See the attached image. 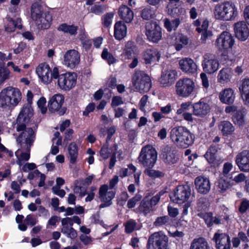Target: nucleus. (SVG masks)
<instances>
[{"label":"nucleus","instance_id":"obj_3","mask_svg":"<svg viewBox=\"0 0 249 249\" xmlns=\"http://www.w3.org/2000/svg\"><path fill=\"white\" fill-rule=\"evenodd\" d=\"M171 141L178 147L186 148L194 142L195 136L190 130L183 126L173 128L170 131Z\"/></svg>","mask_w":249,"mask_h":249},{"label":"nucleus","instance_id":"obj_34","mask_svg":"<svg viewBox=\"0 0 249 249\" xmlns=\"http://www.w3.org/2000/svg\"><path fill=\"white\" fill-rule=\"evenodd\" d=\"M239 89L244 104L249 106V79L242 81Z\"/></svg>","mask_w":249,"mask_h":249},{"label":"nucleus","instance_id":"obj_13","mask_svg":"<svg viewBox=\"0 0 249 249\" xmlns=\"http://www.w3.org/2000/svg\"><path fill=\"white\" fill-rule=\"evenodd\" d=\"M33 115V109L31 105H24L17 118V130L19 131L24 128L25 124H28Z\"/></svg>","mask_w":249,"mask_h":249},{"label":"nucleus","instance_id":"obj_4","mask_svg":"<svg viewBox=\"0 0 249 249\" xmlns=\"http://www.w3.org/2000/svg\"><path fill=\"white\" fill-rule=\"evenodd\" d=\"M53 76L57 79V85L60 89L64 91H69L76 85L77 74L73 72H67L59 74L58 68H53Z\"/></svg>","mask_w":249,"mask_h":249},{"label":"nucleus","instance_id":"obj_53","mask_svg":"<svg viewBox=\"0 0 249 249\" xmlns=\"http://www.w3.org/2000/svg\"><path fill=\"white\" fill-rule=\"evenodd\" d=\"M169 3L167 5L168 13L172 14L174 10H176L180 5V0H168Z\"/></svg>","mask_w":249,"mask_h":249},{"label":"nucleus","instance_id":"obj_11","mask_svg":"<svg viewBox=\"0 0 249 249\" xmlns=\"http://www.w3.org/2000/svg\"><path fill=\"white\" fill-rule=\"evenodd\" d=\"M220 63L215 55L207 53L203 56L202 67L203 71L210 74L215 72L219 68Z\"/></svg>","mask_w":249,"mask_h":249},{"label":"nucleus","instance_id":"obj_42","mask_svg":"<svg viewBox=\"0 0 249 249\" xmlns=\"http://www.w3.org/2000/svg\"><path fill=\"white\" fill-rule=\"evenodd\" d=\"M188 43L189 38L188 37L186 36L180 34L176 37V42L174 46L177 51H180Z\"/></svg>","mask_w":249,"mask_h":249},{"label":"nucleus","instance_id":"obj_26","mask_svg":"<svg viewBox=\"0 0 249 249\" xmlns=\"http://www.w3.org/2000/svg\"><path fill=\"white\" fill-rule=\"evenodd\" d=\"M64 102V97L62 94H56L53 96L48 102V108L50 111L54 112L58 111Z\"/></svg>","mask_w":249,"mask_h":249},{"label":"nucleus","instance_id":"obj_28","mask_svg":"<svg viewBox=\"0 0 249 249\" xmlns=\"http://www.w3.org/2000/svg\"><path fill=\"white\" fill-rule=\"evenodd\" d=\"M21 19L16 18L13 19L9 16H7L5 21V29L8 32H14L16 28L21 29L22 25Z\"/></svg>","mask_w":249,"mask_h":249},{"label":"nucleus","instance_id":"obj_15","mask_svg":"<svg viewBox=\"0 0 249 249\" xmlns=\"http://www.w3.org/2000/svg\"><path fill=\"white\" fill-rule=\"evenodd\" d=\"M99 198L101 201L103 202L100 204V208H103L109 206L111 203L112 199L115 196V192L109 188L107 185H103L99 189Z\"/></svg>","mask_w":249,"mask_h":249},{"label":"nucleus","instance_id":"obj_63","mask_svg":"<svg viewBox=\"0 0 249 249\" xmlns=\"http://www.w3.org/2000/svg\"><path fill=\"white\" fill-rule=\"evenodd\" d=\"M20 1V0H11V6L9 9V12L12 13L17 12Z\"/></svg>","mask_w":249,"mask_h":249},{"label":"nucleus","instance_id":"obj_55","mask_svg":"<svg viewBox=\"0 0 249 249\" xmlns=\"http://www.w3.org/2000/svg\"><path fill=\"white\" fill-rule=\"evenodd\" d=\"M232 120L235 124L242 125L245 122L244 115L242 113L238 112L236 114L233 116Z\"/></svg>","mask_w":249,"mask_h":249},{"label":"nucleus","instance_id":"obj_23","mask_svg":"<svg viewBox=\"0 0 249 249\" xmlns=\"http://www.w3.org/2000/svg\"><path fill=\"white\" fill-rule=\"evenodd\" d=\"M142 57L145 64L154 65L159 62L160 58V53L157 49L150 48L146 49L143 53Z\"/></svg>","mask_w":249,"mask_h":249},{"label":"nucleus","instance_id":"obj_24","mask_svg":"<svg viewBox=\"0 0 249 249\" xmlns=\"http://www.w3.org/2000/svg\"><path fill=\"white\" fill-rule=\"evenodd\" d=\"M195 185L197 192L202 194H207L211 189L210 180L204 177H197L195 180Z\"/></svg>","mask_w":249,"mask_h":249},{"label":"nucleus","instance_id":"obj_47","mask_svg":"<svg viewBox=\"0 0 249 249\" xmlns=\"http://www.w3.org/2000/svg\"><path fill=\"white\" fill-rule=\"evenodd\" d=\"M216 149L214 146H211L206 154L204 157L206 160L211 164H213L216 159Z\"/></svg>","mask_w":249,"mask_h":249},{"label":"nucleus","instance_id":"obj_38","mask_svg":"<svg viewBox=\"0 0 249 249\" xmlns=\"http://www.w3.org/2000/svg\"><path fill=\"white\" fill-rule=\"evenodd\" d=\"M117 150V146L114 144L108 147L107 144L104 145L100 151V155L104 159H107L113 155H116Z\"/></svg>","mask_w":249,"mask_h":249},{"label":"nucleus","instance_id":"obj_31","mask_svg":"<svg viewBox=\"0 0 249 249\" xmlns=\"http://www.w3.org/2000/svg\"><path fill=\"white\" fill-rule=\"evenodd\" d=\"M118 14L120 18L127 23L131 22L134 17L133 11L126 5H122L119 8Z\"/></svg>","mask_w":249,"mask_h":249},{"label":"nucleus","instance_id":"obj_41","mask_svg":"<svg viewBox=\"0 0 249 249\" xmlns=\"http://www.w3.org/2000/svg\"><path fill=\"white\" fill-rule=\"evenodd\" d=\"M231 185L229 181L225 180L222 177H220L216 183V187L217 191L223 193L230 189Z\"/></svg>","mask_w":249,"mask_h":249},{"label":"nucleus","instance_id":"obj_49","mask_svg":"<svg viewBox=\"0 0 249 249\" xmlns=\"http://www.w3.org/2000/svg\"><path fill=\"white\" fill-rule=\"evenodd\" d=\"M61 232L64 234L66 235L67 237L71 239H74L77 235L76 231L72 226L62 227Z\"/></svg>","mask_w":249,"mask_h":249},{"label":"nucleus","instance_id":"obj_21","mask_svg":"<svg viewBox=\"0 0 249 249\" xmlns=\"http://www.w3.org/2000/svg\"><path fill=\"white\" fill-rule=\"evenodd\" d=\"M25 124V126L22 131V133L17 139V141L20 143H24L30 147L34 142L35 139V135L33 129L30 127L27 128Z\"/></svg>","mask_w":249,"mask_h":249},{"label":"nucleus","instance_id":"obj_8","mask_svg":"<svg viewBox=\"0 0 249 249\" xmlns=\"http://www.w3.org/2000/svg\"><path fill=\"white\" fill-rule=\"evenodd\" d=\"M157 159V153L153 147L150 145L143 147L138 158L139 162L143 166L152 167Z\"/></svg>","mask_w":249,"mask_h":249},{"label":"nucleus","instance_id":"obj_48","mask_svg":"<svg viewBox=\"0 0 249 249\" xmlns=\"http://www.w3.org/2000/svg\"><path fill=\"white\" fill-rule=\"evenodd\" d=\"M139 210L144 214L149 213L152 210V206L148 198H144L141 202Z\"/></svg>","mask_w":249,"mask_h":249},{"label":"nucleus","instance_id":"obj_16","mask_svg":"<svg viewBox=\"0 0 249 249\" xmlns=\"http://www.w3.org/2000/svg\"><path fill=\"white\" fill-rule=\"evenodd\" d=\"M146 35L150 41L157 42L161 38V29L156 22H147L145 26Z\"/></svg>","mask_w":249,"mask_h":249},{"label":"nucleus","instance_id":"obj_35","mask_svg":"<svg viewBox=\"0 0 249 249\" xmlns=\"http://www.w3.org/2000/svg\"><path fill=\"white\" fill-rule=\"evenodd\" d=\"M36 24L39 29H46L50 27L52 21V16L50 12H45Z\"/></svg>","mask_w":249,"mask_h":249},{"label":"nucleus","instance_id":"obj_61","mask_svg":"<svg viewBox=\"0 0 249 249\" xmlns=\"http://www.w3.org/2000/svg\"><path fill=\"white\" fill-rule=\"evenodd\" d=\"M136 223L133 220H130L124 225L125 232L127 233L132 232L136 228Z\"/></svg>","mask_w":249,"mask_h":249},{"label":"nucleus","instance_id":"obj_5","mask_svg":"<svg viewBox=\"0 0 249 249\" xmlns=\"http://www.w3.org/2000/svg\"><path fill=\"white\" fill-rule=\"evenodd\" d=\"M195 87V83L192 79L184 77L180 78L176 82L175 91L178 96L187 98L194 93Z\"/></svg>","mask_w":249,"mask_h":249},{"label":"nucleus","instance_id":"obj_56","mask_svg":"<svg viewBox=\"0 0 249 249\" xmlns=\"http://www.w3.org/2000/svg\"><path fill=\"white\" fill-rule=\"evenodd\" d=\"M46 100L44 97H41L37 101V107L42 114L46 113L47 108L46 107Z\"/></svg>","mask_w":249,"mask_h":249},{"label":"nucleus","instance_id":"obj_27","mask_svg":"<svg viewBox=\"0 0 249 249\" xmlns=\"http://www.w3.org/2000/svg\"><path fill=\"white\" fill-rule=\"evenodd\" d=\"M177 72L174 70H167L163 71L160 78V82L163 86L171 85L175 79Z\"/></svg>","mask_w":249,"mask_h":249},{"label":"nucleus","instance_id":"obj_1","mask_svg":"<svg viewBox=\"0 0 249 249\" xmlns=\"http://www.w3.org/2000/svg\"><path fill=\"white\" fill-rule=\"evenodd\" d=\"M22 93L18 88L9 86L0 92V107L3 109L12 110L21 102Z\"/></svg>","mask_w":249,"mask_h":249},{"label":"nucleus","instance_id":"obj_33","mask_svg":"<svg viewBox=\"0 0 249 249\" xmlns=\"http://www.w3.org/2000/svg\"><path fill=\"white\" fill-rule=\"evenodd\" d=\"M127 33L125 24L122 21L117 22L114 25V36L116 39L121 40L124 38Z\"/></svg>","mask_w":249,"mask_h":249},{"label":"nucleus","instance_id":"obj_62","mask_svg":"<svg viewBox=\"0 0 249 249\" xmlns=\"http://www.w3.org/2000/svg\"><path fill=\"white\" fill-rule=\"evenodd\" d=\"M233 164L231 162H226L223 165L222 175L226 177L229 172L232 169Z\"/></svg>","mask_w":249,"mask_h":249},{"label":"nucleus","instance_id":"obj_6","mask_svg":"<svg viewBox=\"0 0 249 249\" xmlns=\"http://www.w3.org/2000/svg\"><path fill=\"white\" fill-rule=\"evenodd\" d=\"M132 84L137 91L143 93L148 91L151 88L150 77L143 71L136 72L132 77Z\"/></svg>","mask_w":249,"mask_h":249},{"label":"nucleus","instance_id":"obj_7","mask_svg":"<svg viewBox=\"0 0 249 249\" xmlns=\"http://www.w3.org/2000/svg\"><path fill=\"white\" fill-rule=\"evenodd\" d=\"M147 249H167L168 237L162 231L155 232L149 237Z\"/></svg>","mask_w":249,"mask_h":249},{"label":"nucleus","instance_id":"obj_37","mask_svg":"<svg viewBox=\"0 0 249 249\" xmlns=\"http://www.w3.org/2000/svg\"><path fill=\"white\" fill-rule=\"evenodd\" d=\"M219 129L223 135L228 136L231 135L235 129L232 124L229 121H224L219 124Z\"/></svg>","mask_w":249,"mask_h":249},{"label":"nucleus","instance_id":"obj_45","mask_svg":"<svg viewBox=\"0 0 249 249\" xmlns=\"http://www.w3.org/2000/svg\"><path fill=\"white\" fill-rule=\"evenodd\" d=\"M137 49L132 41H128L126 45L125 48L124 50L123 55L125 57V58L129 59L131 57V54L133 53H135Z\"/></svg>","mask_w":249,"mask_h":249},{"label":"nucleus","instance_id":"obj_20","mask_svg":"<svg viewBox=\"0 0 249 249\" xmlns=\"http://www.w3.org/2000/svg\"><path fill=\"white\" fill-rule=\"evenodd\" d=\"M235 163L239 169L244 172H249V151L244 150L237 154Z\"/></svg>","mask_w":249,"mask_h":249},{"label":"nucleus","instance_id":"obj_30","mask_svg":"<svg viewBox=\"0 0 249 249\" xmlns=\"http://www.w3.org/2000/svg\"><path fill=\"white\" fill-rule=\"evenodd\" d=\"M190 249H210V246L205 238L196 237L192 241Z\"/></svg>","mask_w":249,"mask_h":249},{"label":"nucleus","instance_id":"obj_22","mask_svg":"<svg viewBox=\"0 0 249 249\" xmlns=\"http://www.w3.org/2000/svg\"><path fill=\"white\" fill-rule=\"evenodd\" d=\"M234 30L236 37L239 40L244 41L249 36V29L244 21H239L234 25Z\"/></svg>","mask_w":249,"mask_h":249},{"label":"nucleus","instance_id":"obj_54","mask_svg":"<svg viewBox=\"0 0 249 249\" xmlns=\"http://www.w3.org/2000/svg\"><path fill=\"white\" fill-rule=\"evenodd\" d=\"M24 216L20 214H18L16 218L17 223L18 224V228L21 231H25L27 229V226L25 224L24 221L23 222Z\"/></svg>","mask_w":249,"mask_h":249},{"label":"nucleus","instance_id":"obj_18","mask_svg":"<svg viewBox=\"0 0 249 249\" xmlns=\"http://www.w3.org/2000/svg\"><path fill=\"white\" fill-rule=\"evenodd\" d=\"M193 114L199 117H204L211 110L210 105L204 99H201L198 102L193 105Z\"/></svg>","mask_w":249,"mask_h":249},{"label":"nucleus","instance_id":"obj_2","mask_svg":"<svg viewBox=\"0 0 249 249\" xmlns=\"http://www.w3.org/2000/svg\"><path fill=\"white\" fill-rule=\"evenodd\" d=\"M238 14L235 5L230 1H224L216 4L213 10L215 19L222 21L234 20Z\"/></svg>","mask_w":249,"mask_h":249},{"label":"nucleus","instance_id":"obj_60","mask_svg":"<svg viewBox=\"0 0 249 249\" xmlns=\"http://www.w3.org/2000/svg\"><path fill=\"white\" fill-rule=\"evenodd\" d=\"M13 156L12 151H9L3 145L0 143V158H3L5 156L11 157Z\"/></svg>","mask_w":249,"mask_h":249},{"label":"nucleus","instance_id":"obj_25","mask_svg":"<svg viewBox=\"0 0 249 249\" xmlns=\"http://www.w3.org/2000/svg\"><path fill=\"white\" fill-rule=\"evenodd\" d=\"M218 98L223 104H232L235 98V91L231 88H225L220 91L218 94Z\"/></svg>","mask_w":249,"mask_h":249},{"label":"nucleus","instance_id":"obj_39","mask_svg":"<svg viewBox=\"0 0 249 249\" xmlns=\"http://www.w3.org/2000/svg\"><path fill=\"white\" fill-rule=\"evenodd\" d=\"M68 150L70 163L74 164L76 162L78 154V149L76 144L74 142L71 143L68 146Z\"/></svg>","mask_w":249,"mask_h":249},{"label":"nucleus","instance_id":"obj_52","mask_svg":"<svg viewBox=\"0 0 249 249\" xmlns=\"http://www.w3.org/2000/svg\"><path fill=\"white\" fill-rule=\"evenodd\" d=\"M144 172L145 174L153 178L161 177L164 176L163 173L162 172L150 169H146Z\"/></svg>","mask_w":249,"mask_h":249},{"label":"nucleus","instance_id":"obj_17","mask_svg":"<svg viewBox=\"0 0 249 249\" xmlns=\"http://www.w3.org/2000/svg\"><path fill=\"white\" fill-rule=\"evenodd\" d=\"M213 240L215 243L216 249H231L230 238L226 233L217 231L214 234Z\"/></svg>","mask_w":249,"mask_h":249},{"label":"nucleus","instance_id":"obj_36","mask_svg":"<svg viewBox=\"0 0 249 249\" xmlns=\"http://www.w3.org/2000/svg\"><path fill=\"white\" fill-rule=\"evenodd\" d=\"M42 7L37 3H34L31 7V18L36 23L44 15Z\"/></svg>","mask_w":249,"mask_h":249},{"label":"nucleus","instance_id":"obj_32","mask_svg":"<svg viewBox=\"0 0 249 249\" xmlns=\"http://www.w3.org/2000/svg\"><path fill=\"white\" fill-rule=\"evenodd\" d=\"M15 155L17 158V164L21 166L25 161H28L30 157V147L27 146L25 152L22 149H18Z\"/></svg>","mask_w":249,"mask_h":249},{"label":"nucleus","instance_id":"obj_59","mask_svg":"<svg viewBox=\"0 0 249 249\" xmlns=\"http://www.w3.org/2000/svg\"><path fill=\"white\" fill-rule=\"evenodd\" d=\"M142 198L140 195L137 194L133 197L128 200L127 202V207L129 208H134L136 203L139 202Z\"/></svg>","mask_w":249,"mask_h":249},{"label":"nucleus","instance_id":"obj_50","mask_svg":"<svg viewBox=\"0 0 249 249\" xmlns=\"http://www.w3.org/2000/svg\"><path fill=\"white\" fill-rule=\"evenodd\" d=\"M11 77V73L9 70L5 67L0 66V84Z\"/></svg>","mask_w":249,"mask_h":249},{"label":"nucleus","instance_id":"obj_46","mask_svg":"<svg viewBox=\"0 0 249 249\" xmlns=\"http://www.w3.org/2000/svg\"><path fill=\"white\" fill-rule=\"evenodd\" d=\"M103 59L106 61L109 65L116 62V59L107 48H104L101 53Z\"/></svg>","mask_w":249,"mask_h":249},{"label":"nucleus","instance_id":"obj_58","mask_svg":"<svg viewBox=\"0 0 249 249\" xmlns=\"http://www.w3.org/2000/svg\"><path fill=\"white\" fill-rule=\"evenodd\" d=\"M38 222L37 219L32 214H28L24 219V223L26 226H33Z\"/></svg>","mask_w":249,"mask_h":249},{"label":"nucleus","instance_id":"obj_40","mask_svg":"<svg viewBox=\"0 0 249 249\" xmlns=\"http://www.w3.org/2000/svg\"><path fill=\"white\" fill-rule=\"evenodd\" d=\"M57 29L59 31L72 36L76 34L78 28L77 26L72 24L62 23L58 26Z\"/></svg>","mask_w":249,"mask_h":249},{"label":"nucleus","instance_id":"obj_9","mask_svg":"<svg viewBox=\"0 0 249 249\" xmlns=\"http://www.w3.org/2000/svg\"><path fill=\"white\" fill-rule=\"evenodd\" d=\"M235 40L231 34L227 31L222 32L216 38L214 46L220 52H227L234 45Z\"/></svg>","mask_w":249,"mask_h":249},{"label":"nucleus","instance_id":"obj_44","mask_svg":"<svg viewBox=\"0 0 249 249\" xmlns=\"http://www.w3.org/2000/svg\"><path fill=\"white\" fill-rule=\"evenodd\" d=\"M163 22L164 27L168 32L175 30L178 27L180 22L178 18L174 19L172 21H170L168 18H165L163 20Z\"/></svg>","mask_w":249,"mask_h":249},{"label":"nucleus","instance_id":"obj_64","mask_svg":"<svg viewBox=\"0 0 249 249\" xmlns=\"http://www.w3.org/2000/svg\"><path fill=\"white\" fill-rule=\"evenodd\" d=\"M200 77L203 87L205 89H207L210 86L208 76L205 73L202 72L200 75Z\"/></svg>","mask_w":249,"mask_h":249},{"label":"nucleus","instance_id":"obj_29","mask_svg":"<svg viewBox=\"0 0 249 249\" xmlns=\"http://www.w3.org/2000/svg\"><path fill=\"white\" fill-rule=\"evenodd\" d=\"M232 75V71L231 69L223 68L219 71L217 75V81L221 84H227L230 81Z\"/></svg>","mask_w":249,"mask_h":249},{"label":"nucleus","instance_id":"obj_51","mask_svg":"<svg viewBox=\"0 0 249 249\" xmlns=\"http://www.w3.org/2000/svg\"><path fill=\"white\" fill-rule=\"evenodd\" d=\"M155 12L150 6L144 8L142 11V17L144 19H149L153 18Z\"/></svg>","mask_w":249,"mask_h":249},{"label":"nucleus","instance_id":"obj_19","mask_svg":"<svg viewBox=\"0 0 249 249\" xmlns=\"http://www.w3.org/2000/svg\"><path fill=\"white\" fill-rule=\"evenodd\" d=\"M179 68L186 74H194L196 72L197 66L194 61L189 57H184L178 61Z\"/></svg>","mask_w":249,"mask_h":249},{"label":"nucleus","instance_id":"obj_14","mask_svg":"<svg viewBox=\"0 0 249 249\" xmlns=\"http://www.w3.org/2000/svg\"><path fill=\"white\" fill-rule=\"evenodd\" d=\"M36 71L39 80L45 84L51 83L53 79V69L51 70L49 65L45 63L40 64L36 67Z\"/></svg>","mask_w":249,"mask_h":249},{"label":"nucleus","instance_id":"obj_43","mask_svg":"<svg viewBox=\"0 0 249 249\" xmlns=\"http://www.w3.org/2000/svg\"><path fill=\"white\" fill-rule=\"evenodd\" d=\"M163 155V159L165 162L168 164H174L178 160V158L176 155L175 151L169 148L164 152Z\"/></svg>","mask_w":249,"mask_h":249},{"label":"nucleus","instance_id":"obj_12","mask_svg":"<svg viewBox=\"0 0 249 249\" xmlns=\"http://www.w3.org/2000/svg\"><path fill=\"white\" fill-rule=\"evenodd\" d=\"M62 60L65 67L71 69H74L80 63V53L75 49L68 50L64 53Z\"/></svg>","mask_w":249,"mask_h":249},{"label":"nucleus","instance_id":"obj_57","mask_svg":"<svg viewBox=\"0 0 249 249\" xmlns=\"http://www.w3.org/2000/svg\"><path fill=\"white\" fill-rule=\"evenodd\" d=\"M169 218L168 216H163L158 217L154 223L156 227H160L168 223Z\"/></svg>","mask_w":249,"mask_h":249},{"label":"nucleus","instance_id":"obj_10","mask_svg":"<svg viewBox=\"0 0 249 249\" xmlns=\"http://www.w3.org/2000/svg\"><path fill=\"white\" fill-rule=\"evenodd\" d=\"M191 195V189L188 185H178L173 191L171 198L178 204H182L190 200Z\"/></svg>","mask_w":249,"mask_h":249}]
</instances>
